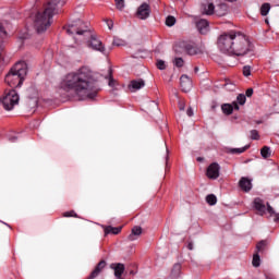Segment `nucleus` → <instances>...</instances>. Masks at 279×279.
Wrapping results in <instances>:
<instances>
[{
    "mask_svg": "<svg viewBox=\"0 0 279 279\" xmlns=\"http://www.w3.org/2000/svg\"><path fill=\"white\" fill-rule=\"evenodd\" d=\"M71 90L73 101H95L101 88L90 68L82 66L72 75Z\"/></svg>",
    "mask_w": 279,
    "mask_h": 279,
    "instance_id": "1",
    "label": "nucleus"
},
{
    "mask_svg": "<svg viewBox=\"0 0 279 279\" xmlns=\"http://www.w3.org/2000/svg\"><path fill=\"white\" fill-rule=\"evenodd\" d=\"M58 3H60V0H48L44 11H40L35 15L34 27L37 34H43L46 29L51 27V19H53V14H56Z\"/></svg>",
    "mask_w": 279,
    "mask_h": 279,
    "instance_id": "2",
    "label": "nucleus"
},
{
    "mask_svg": "<svg viewBox=\"0 0 279 279\" xmlns=\"http://www.w3.org/2000/svg\"><path fill=\"white\" fill-rule=\"evenodd\" d=\"M26 76L27 63L20 61L11 68L10 72L5 75L4 82H7L11 88H19L23 86Z\"/></svg>",
    "mask_w": 279,
    "mask_h": 279,
    "instance_id": "3",
    "label": "nucleus"
},
{
    "mask_svg": "<svg viewBox=\"0 0 279 279\" xmlns=\"http://www.w3.org/2000/svg\"><path fill=\"white\" fill-rule=\"evenodd\" d=\"M247 53L254 56V45H252V41H250L245 35L236 32L233 40L231 56L243 57L247 56Z\"/></svg>",
    "mask_w": 279,
    "mask_h": 279,
    "instance_id": "4",
    "label": "nucleus"
},
{
    "mask_svg": "<svg viewBox=\"0 0 279 279\" xmlns=\"http://www.w3.org/2000/svg\"><path fill=\"white\" fill-rule=\"evenodd\" d=\"M71 27L72 40L74 41V46L72 45V47H80L86 40V36H90V24L82 20H76L72 23Z\"/></svg>",
    "mask_w": 279,
    "mask_h": 279,
    "instance_id": "5",
    "label": "nucleus"
},
{
    "mask_svg": "<svg viewBox=\"0 0 279 279\" xmlns=\"http://www.w3.org/2000/svg\"><path fill=\"white\" fill-rule=\"evenodd\" d=\"M236 37V32L231 31L229 33H223L218 37L217 47L221 53H227V56L232 54V49L234 47V38Z\"/></svg>",
    "mask_w": 279,
    "mask_h": 279,
    "instance_id": "6",
    "label": "nucleus"
},
{
    "mask_svg": "<svg viewBox=\"0 0 279 279\" xmlns=\"http://www.w3.org/2000/svg\"><path fill=\"white\" fill-rule=\"evenodd\" d=\"M19 93H16V90H7L1 99L2 106L7 110H13L14 106L19 105Z\"/></svg>",
    "mask_w": 279,
    "mask_h": 279,
    "instance_id": "7",
    "label": "nucleus"
},
{
    "mask_svg": "<svg viewBox=\"0 0 279 279\" xmlns=\"http://www.w3.org/2000/svg\"><path fill=\"white\" fill-rule=\"evenodd\" d=\"M253 206L262 217L263 215H269V217H274V208L269 206V203L265 205V201H263V198H255L253 202Z\"/></svg>",
    "mask_w": 279,
    "mask_h": 279,
    "instance_id": "8",
    "label": "nucleus"
},
{
    "mask_svg": "<svg viewBox=\"0 0 279 279\" xmlns=\"http://www.w3.org/2000/svg\"><path fill=\"white\" fill-rule=\"evenodd\" d=\"M87 47L93 49V51H99V53L106 56V46L95 35H90V39L87 41Z\"/></svg>",
    "mask_w": 279,
    "mask_h": 279,
    "instance_id": "9",
    "label": "nucleus"
},
{
    "mask_svg": "<svg viewBox=\"0 0 279 279\" xmlns=\"http://www.w3.org/2000/svg\"><path fill=\"white\" fill-rule=\"evenodd\" d=\"M180 47L184 49L189 56H197V53H199V48H197L193 41H181Z\"/></svg>",
    "mask_w": 279,
    "mask_h": 279,
    "instance_id": "10",
    "label": "nucleus"
},
{
    "mask_svg": "<svg viewBox=\"0 0 279 279\" xmlns=\"http://www.w3.org/2000/svg\"><path fill=\"white\" fill-rule=\"evenodd\" d=\"M219 171H221L219 163L213 162L208 166L206 175L209 180H217V178H219Z\"/></svg>",
    "mask_w": 279,
    "mask_h": 279,
    "instance_id": "11",
    "label": "nucleus"
},
{
    "mask_svg": "<svg viewBox=\"0 0 279 279\" xmlns=\"http://www.w3.org/2000/svg\"><path fill=\"white\" fill-rule=\"evenodd\" d=\"M149 14H151V8L147 3H143L136 11V16L140 17L141 21L149 19Z\"/></svg>",
    "mask_w": 279,
    "mask_h": 279,
    "instance_id": "12",
    "label": "nucleus"
},
{
    "mask_svg": "<svg viewBox=\"0 0 279 279\" xmlns=\"http://www.w3.org/2000/svg\"><path fill=\"white\" fill-rule=\"evenodd\" d=\"M130 93H136V90H141V88H145V81L143 78L133 80L128 85Z\"/></svg>",
    "mask_w": 279,
    "mask_h": 279,
    "instance_id": "13",
    "label": "nucleus"
},
{
    "mask_svg": "<svg viewBox=\"0 0 279 279\" xmlns=\"http://www.w3.org/2000/svg\"><path fill=\"white\" fill-rule=\"evenodd\" d=\"M239 186L244 191V193H250V191H252V179L242 177L239 181Z\"/></svg>",
    "mask_w": 279,
    "mask_h": 279,
    "instance_id": "14",
    "label": "nucleus"
},
{
    "mask_svg": "<svg viewBox=\"0 0 279 279\" xmlns=\"http://www.w3.org/2000/svg\"><path fill=\"white\" fill-rule=\"evenodd\" d=\"M59 87H60V90L70 93V90H71V74H66L61 78Z\"/></svg>",
    "mask_w": 279,
    "mask_h": 279,
    "instance_id": "15",
    "label": "nucleus"
},
{
    "mask_svg": "<svg viewBox=\"0 0 279 279\" xmlns=\"http://www.w3.org/2000/svg\"><path fill=\"white\" fill-rule=\"evenodd\" d=\"M180 82H181V88L183 93H189V90L193 88V81H191V78L187 77L186 75L183 74L180 78Z\"/></svg>",
    "mask_w": 279,
    "mask_h": 279,
    "instance_id": "16",
    "label": "nucleus"
},
{
    "mask_svg": "<svg viewBox=\"0 0 279 279\" xmlns=\"http://www.w3.org/2000/svg\"><path fill=\"white\" fill-rule=\"evenodd\" d=\"M221 110L223 114L230 116L234 110H239V104H236V101H233L232 104H223Z\"/></svg>",
    "mask_w": 279,
    "mask_h": 279,
    "instance_id": "17",
    "label": "nucleus"
},
{
    "mask_svg": "<svg viewBox=\"0 0 279 279\" xmlns=\"http://www.w3.org/2000/svg\"><path fill=\"white\" fill-rule=\"evenodd\" d=\"M106 268V260H100L89 275L88 279H95Z\"/></svg>",
    "mask_w": 279,
    "mask_h": 279,
    "instance_id": "18",
    "label": "nucleus"
},
{
    "mask_svg": "<svg viewBox=\"0 0 279 279\" xmlns=\"http://www.w3.org/2000/svg\"><path fill=\"white\" fill-rule=\"evenodd\" d=\"M196 27L199 32V34H208L209 24L206 20H199L196 22Z\"/></svg>",
    "mask_w": 279,
    "mask_h": 279,
    "instance_id": "19",
    "label": "nucleus"
},
{
    "mask_svg": "<svg viewBox=\"0 0 279 279\" xmlns=\"http://www.w3.org/2000/svg\"><path fill=\"white\" fill-rule=\"evenodd\" d=\"M143 234V228L141 227H134L131 231V234H129L128 240L129 241H136L138 236Z\"/></svg>",
    "mask_w": 279,
    "mask_h": 279,
    "instance_id": "20",
    "label": "nucleus"
},
{
    "mask_svg": "<svg viewBox=\"0 0 279 279\" xmlns=\"http://www.w3.org/2000/svg\"><path fill=\"white\" fill-rule=\"evenodd\" d=\"M122 228L121 227H104V232L105 236H108V234H119L121 232Z\"/></svg>",
    "mask_w": 279,
    "mask_h": 279,
    "instance_id": "21",
    "label": "nucleus"
},
{
    "mask_svg": "<svg viewBox=\"0 0 279 279\" xmlns=\"http://www.w3.org/2000/svg\"><path fill=\"white\" fill-rule=\"evenodd\" d=\"M227 13H228V5H226V3H221L217 7L216 9L217 16H226Z\"/></svg>",
    "mask_w": 279,
    "mask_h": 279,
    "instance_id": "22",
    "label": "nucleus"
},
{
    "mask_svg": "<svg viewBox=\"0 0 279 279\" xmlns=\"http://www.w3.org/2000/svg\"><path fill=\"white\" fill-rule=\"evenodd\" d=\"M267 240H262L256 244V253L257 254H263V252H265V250H267Z\"/></svg>",
    "mask_w": 279,
    "mask_h": 279,
    "instance_id": "23",
    "label": "nucleus"
},
{
    "mask_svg": "<svg viewBox=\"0 0 279 279\" xmlns=\"http://www.w3.org/2000/svg\"><path fill=\"white\" fill-rule=\"evenodd\" d=\"M113 269L116 278H121L123 276V271H125V265L117 264Z\"/></svg>",
    "mask_w": 279,
    "mask_h": 279,
    "instance_id": "24",
    "label": "nucleus"
},
{
    "mask_svg": "<svg viewBox=\"0 0 279 279\" xmlns=\"http://www.w3.org/2000/svg\"><path fill=\"white\" fill-rule=\"evenodd\" d=\"M215 4L214 3H209L207 5L204 7L203 9V14H206L207 16H213V14H215Z\"/></svg>",
    "mask_w": 279,
    "mask_h": 279,
    "instance_id": "25",
    "label": "nucleus"
},
{
    "mask_svg": "<svg viewBox=\"0 0 279 279\" xmlns=\"http://www.w3.org/2000/svg\"><path fill=\"white\" fill-rule=\"evenodd\" d=\"M269 10H271V4H269V3L262 4V7H260L262 16H267L269 14Z\"/></svg>",
    "mask_w": 279,
    "mask_h": 279,
    "instance_id": "26",
    "label": "nucleus"
},
{
    "mask_svg": "<svg viewBox=\"0 0 279 279\" xmlns=\"http://www.w3.org/2000/svg\"><path fill=\"white\" fill-rule=\"evenodd\" d=\"M260 154L264 158H270L271 157V148H269L268 146H264L260 149Z\"/></svg>",
    "mask_w": 279,
    "mask_h": 279,
    "instance_id": "27",
    "label": "nucleus"
},
{
    "mask_svg": "<svg viewBox=\"0 0 279 279\" xmlns=\"http://www.w3.org/2000/svg\"><path fill=\"white\" fill-rule=\"evenodd\" d=\"M245 101H247L245 94H239L235 102L239 104V106H245Z\"/></svg>",
    "mask_w": 279,
    "mask_h": 279,
    "instance_id": "28",
    "label": "nucleus"
},
{
    "mask_svg": "<svg viewBox=\"0 0 279 279\" xmlns=\"http://www.w3.org/2000/svg\"><path fill=\"white\" fill-rule=\"evenodd\" d=\"M206 202L209 206H215V204H217V196H215V194H209L206 196Z\"/></svg>",
    "mask_w": 279,
    "mask_h": 279,
    "instance_id": "29",
    "label": "nucleus"
},
{
    "mask_svg": "<svg viewBox=\"0 0 279 279\" xmlns=\"http://www.w3.org/2000/svg\"><path fill=\"white\" fill-rule=\"evenodd\" d=\"M250 149V145H246L242 148H231L230 154H243L244 151H247Z\"/></svg>",
    "mask_w": 279,
    "mask_h": 279,
    "instance_id": "30",
    "label": "nucleus"
},
{
    "mask_svg": "<svg viewBox=\"0 0 279 279\" xmlns=\"http://www.w3.org/2000/svg\"><path fill=\"white\" fill-rule=\"evenodd\" d=\"M252 265L253 267H260V255H258V253L253 255Z\"/></svg>",
    "mask_w": 279,
    "mask_h": 279,
    "instance_id": "31",
    "label": "nucleus"
},
{
    "mask_svg": "<svg viewBox=\"0 0 279 279\" xmlns=\"http://www.w3.org/2000/svg\"><path fill=\"white\" fill-rule=\"evenodd\" d=\"M180 269H181V266L179 264H175L173 266L172 271H171L172 278H178V276H180Z\"/></svg>",
    "mask_w": 279,
    "mask_h": 279,
    "instance_id": "32",
    "label": "nucleus"
},
{
    "mask_svg": "<svg viewBox=\"0 0 279 279\" xmlns=\"http://www.w3.org/2000/svg\"><path fill=\"white\" fill-rule=\"evenodd\" d=\"M166 25L167 27H173V25H175V17H173L172 15H169L166 19Z\"/></svg>",
    "mask_w": 279,
    "mask_h": 279,
    "instance_id": "33",
    "label": "nucleus"
},
{
    "mask_svg": "<svg viewBox=\"0 0 279 279\" xmlns=\"http://www.w3.org/2000/svg\"><path fill=\"white\" fill-rule=\"evenodd\" d=\"M252 75V68L250 65H245L243 68V76L250 77Z\"/></svg>",
    "mask_w": 279,
    "mask_h": 279,
    "instance_id": "34",
    "label": "nucleus"
},
{
    "mask_svg": "<svg viewBox=\"0 0 279 279\" xmlns=\"http://www.w3.org/2000/svg\"><path fill=\"white\" fill-rule=\"evenodd\" d=\"M117 10L122 11L125 8V0H116Z\"/></svg>",
    "mask_w": 279,
    "mask_h": 279,
    "instance_id": "35",
    "label": "nucleus"
},
{
    "mask_svg": "<svg viewBox=\"0 0 279 279\" xmlns=\"http://www.w3.org/2000/svg\"><path fill=\"white\" fill-rule=\"evenodd\" d=\"M251 140L252 141H259L260 140V135L258 134V131H256V130L251 131Z\"/></svg>",
    "mask_w": 279,
    "mask_h": 279,
    "instance_id": "36",
    "label": "nucleus"
},
{
    "mask_svg": "<svg viewBox=\"0 0 279 279\" xmlns=\"http://www.w3.org/2000/svg\"><path fill=\"white\" fill-rule=\"evenodd\" d=\"M174 65L178 66V69H181V66H184V59L182 58H175L173 61Z\"/></svg>",
    "mask_w": 279,
    "mask_h": 279,
    "instance_id": "37",
    "label": "nucleus"
},
{
    "mask_svg": "<svg viewBox=\"0 0 279 279\" xmlns=\"http://www.w3.org/2000/svg\"><path fill=\"white\" fill-rule=\"evenodd\" d=\"M117 81H114V78H112V70H109V86L111 88H114V84H116Z\"/></svg>",
    "mask_w": 279,
    "mask_h": 279,
    "instance_id": "38",
    "label": "nucleus"
},
{
    "mask_svg": "<svg viewBox=\"0 0 279 279\" xmlns=\"http://www.w3.org/2000/svg\"><path fill=\"white\" fill-rule=\"evenodd\" d=\"M157 69H159V71H165V69H167V65L165 64V61L158 60L157 61Z\"/></svg>",
    "mask_w": 279,
    "mask_h": 279,
    "instance_id": "39",
    "label": "nucleus"
},
{
    "mask_svg": "<svg viewBox=\"0 0 279 279\" xmlns=\"http://www.w3.org/2000/svg\"><path fill=\"white\" fill-rule=\"evenodd\" d=\"M7 35L8 33L5 32V28H3V25L0 24V37L3 38Z\"/></svg>",
    "mask_w": 279,
    "mask_h": 279,
    "instance_id": "40",
    "label": "nucleus"
},
{
    "mask_svg": "<svg viewBox=\"0 0 279 279\" xmlns=\"http://www.w3.org/2000/svg\"><path fill=\"white\" fill-rule=\"evenodd\" d=\"M106 24L109 27V29H112L114 27V22H112V20H106Z\"/></svg>",
    "mask_w": 279,
    "mask_h": 279,
    "instance_id": "41",
    "label": "nucleus"
},
{
    "mask_svg": "<svg viewBox=\"0 0 279 279\" xmlns=\"http://www.w3.org/2000/svg\"><path fill=\"white\" fill-rule=\"evenodd\" d=\"M245 95H246V97H252L254 95V89H252V88L246 89Z\"/></svg>",
    "mask_w": 279,
    "mask_h": 279,
    "instance_id": "42",
    "label": "nucleus"
},
{
    "mask_svg": "<svg viewBox=\"0 0 279 279\" xmlns=\"http://www.w3.org/2000/svg\"><path fill=\"white\" fill-rule=\"evenodd\" d=\"M186 114H187V117H193V108H189L186 110Z\"/></svg>",
    "mask_w": 279,
    "mask_h": 279,
    "instance_id": "43",
    "label": "nucleus"
},
{
    "mask_svg": "<svg viewBox=\"0 0 279 279\" xmlns=\"http://www.w3.org/2000/svg\"><path fill=\"white\" fill-rule=\"evenodd\" d=\"M272 217H274V221H279V213L276 214V211H274Z\"/></svg>",
    "mask_w": 279,
    "mask_h": 279,
    "instance_id": "44",
    "label": "nucleus"
},
{
    "mask_svg": "<svg viewBox=\"0 0 279 279\" xmlns=\"http://www.w3.org/2000/svg\"><path fill=\"white\" fill-rule=\"evenodd\" d=\"M184 108H185V105H184V102H179V110H184Z\"/></svg>",
    "mask_w": 279,
    "mask_h": 279,
    "instance_id": "45",
    "label": "nucleus"
},
{
    "mask_svg": "<svg viewBox=\"0 0 279 279\" xmlns=\"http://www.w3.org/2000/svg\"><path fill=\"white\" fill-rule=\"evenodd\" d=\"M113 45H116L117 47H121V43L119 40H114Z\"/></svg>",
    "mask_w": 279,
    "mask_h": 279,
    "instance_id": "46",
    "label": "nucleus"
},
{
    "mask_svg": "<svg viewBox=\"0 0 279 279\" xmlns=\"http://www.w3.org/2000/svg\"><path fill=\"white\" fill-rule=\"evenodd\" d=\"M187 250H193V242H190L189 244H187Z\"/></svg>",
    "mask_w": 279,
    "mask_h": 279,
    "instance_id": "47",
    "label": "nucleus"
},
{
    "mask_svg": "<svg viewBox=\"0 0 279 279\" xmlns=\"http://www.w3.org/2000/svg\"><path fill=\"white\" fill-rule=\"evenodd\" d=\"M266 279H276V277L272 275H266Z\"/></svg>",
    "mask_w": 279,
    "mask_h": 279,
    "instance_id": "48",
    "label": "nucleus"
},
{
    "mask_svg": "<svg viewBox=\"0 0 279 279\" xmlns=\"http://www.w3.org/2000/svg\"><path fill=\"white\" fill-rule=\"evenodd\" d=\"M63 217H71V211H66L63 214Z\"/></svg>",
    "mask_w": 279,
    "mask_h": 279,
    "instance_id": "49",
    "label": "nucleus"
},
{
    "mask_svg": "<svg viewBox=\"0 0 279 279\" xmlns=\"http://www.w3.org/2000/svg\"><path fill=\"white\" fill-rule=\"evenodd\" d=\"M202 160H204V158H202V157H198V158H197V161H198V162H202Z\"/></svg>",
    "mask_w": 279,
    "mask_h": 279,
    "instance_id": "50",
    "label": "nucleus"
},
{
    "mask_svg": "<svg viewBox=\"0 0 279 279\" xmlns=\"http://www.w3.org/2000/svg\"><path fill=\"white\" fill-rule=\"evenodd\" d=\"M71 217H75V211H71Z\"/></svg>",
    "mask_w": 279,
    "mask_h": 279,
    "instance_id": "51",
    "label": "nucleus"
},
{
    "mask_svg": "<svg viewBox=\"0 0 279 279\" xmlns=\"http://www.w3.org/2000/svg\"><path fill=\"white\" fill-rule=\"evenodd\" d=\"M194 71H195V73H197V71H199V68L196 66V68L194 69Z\"/></svg>",
    "mask_w": 279,
    "mask_h": 279,
    "instance_id": "52",
    "label": "nucleus"
},
{
    "mask_svg": "<svg viewBox=\"0 0 279 279\" xmlns=\"http://www.w3.org/2000/svg\"><path fill=\"white\" fill-rule=\"evenodd\" d=\"M11 141H12V143H14L15 138H14V137H12V138H11Z\"/></svg>",
    "mask_w": 279,
    "mask_h": 279,
    "instance_id": "53",
    "label": "nucleus"
},
{
    "mask_svg": "<svg viewBox=\"0 0 279 279\" xmlns=\"http://www.w3.org/2000/svg\"><path fill=\"white\" fill-rule=\"evenodd\" d=\"M228 1H230V2L232 3V2H234V1H236V0H228Z\"/></svg>",
    "mask_w": 279,
    "mask_h": 279,
    "instance_id": "54",
    "label": "nucleus"
}]
</instances>
